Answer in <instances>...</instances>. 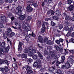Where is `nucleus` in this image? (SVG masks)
<instances>
[{"label":"nucleus","mask_w":74,"mask_h":74,"mask_svg":"<svg viewBox=\"0 0 74 74\" xmlns=\"http://www.w3.org/2000/svg\"><path fill=\"white\" fill-rule=\"evenodd\" d=\"M31 36L34 38H36V35L33 32H32V33L31 34Z\"/></svg>","instance_id":"cd10ccee"},{"label":"nucleus","mask_w":74,"mask_h":74,"mask_svg":"<svg viewBox=\"0 0 74 74\" xmlns=\"http://www.w3.org/2000/svg\"><path fill=\"white\" fill-rule=\"evenodd\" d=\"M43 42H45V43H46L48 41V39L47 37H45L43 39Z\"/></svg>","instance_id":"393cba45"},{"label":"nucleus","mask_w":74,"mask_h":74,"mask_svg":"<svg viewBox=\"0 0 74 74\" xmlns=\"http://www.w3.org/2000/svg\"><path fill=\"white\" fill-rule=\"evenodd\" d=\"M6 32V34L8 36H10V32H9L8 31H6L5 32Z\"/></svg>","instance_id":"6e6d98bb"},{"label":"nucleus","mask_w":74,"mask_h":74,"mask_svg":"<svg viewBox=\"0 0 74 74\" xmlns=\"http://www.w3.org/2000/svg\"><path fill=\"white\" fill-rule=\"evenodd\" d=\"M3 27H4L3 24L0 23V28H3Z\"/></svg>","instance_id":"680f3d73"},{"label":"nucleus","mask_w":74,"mask_h":74,"mask_svg":"<svg viewBox=\"0 0 74 74\" xmlns=\"http://www.w3.org/2000/svg\"><path fill=\"white\" fill-rule=\"evenodd\" d=\"M47 44L48 45H53L54 43L53 42L51 41V40H47Z\"/></svg>","instance_id":"f8f14e48"},{"label":"nucleus","mask_w":74,"mask_h":74,"mask_svg":"<svg viewBox=\"0 0 74 74\" xmlns=\"http://www.w3.org/2000/svg\"><path fill=\"white\" fill-rule=\"evenodd\" d=\"M27 55L26 54H23L22 55L21 57L22 58H24L25 59H26L27 58Z\"/></svg>","instance_id":"5701e85b"},{"label":"nucleus","mask_w":74,"mask_h":74,"mask_svg":"<svg viewBox=\"0 0 74 74\" xmlns=\"http://www.w3.org/2000/svg\"><path fill=\"white\" fill-rule=\"evenodd\" d=\"M25 38L26 40L27 41H28L29 40L30 36H29L27 35L25 36Z\"/></svg>","instance_id":"7c9ffc66"},{"label":"nucleus","mask_w":74,"mask_h":74,"mask_svg":"<svg viewBox=\"0 0 74 74\" xmlns=\"http://www.w3.org/2000/svg\"><path fill=\"white\" fill-rule=\"evenodd\" d=\"M56 12L57 16H60L61 15V12L58 10H57L56 11Z\"/></svg>","instance_id":"dca6fc26"},{"label":"nucleus","mask_w":74,"mask_h":74,"mask_svg":"<svg viewBox=\"0 0 74 74\" xmlns=\"http://www.w3.org/2000/svg\"><path fill=\"white\" fill-rule=\"evenodd\" d=\"M73 8H74V6L70 5L67 9V10H69L70 11H72L73 10Z\"/></svg>","instance_id":"ddd939ff"},{"label":"nucleus","mask_w":74,"mask_h":74,"mask_svg":"<svg viewBox=\"0 0 74 74\" xmlns=\"http://www.w3.org/2000/svg\"><path fill=\"white\" fill-rule=\"evenodd\" d=\"M32 5L34 6V7H35V8H37V7H38V5H37V4L35 3H33Z\"/></svg>","instance_id":"c9c22d12"},{"label":"nucleus","mask_w":74,"mask_h":74,"mask_svg":"<svg viewBox=\"0 0 74 74\" xmlns=\"http://www.w3.org/2000/svg\"><path fill=\"white\" fill-rule=\"evenodd\" d=\"M66 43L67 44V47H68L69 42H73L74 44V39H73V38H71L70 39V40H69V42H68V40H66Z\"/></svg>","instance_id":"9d476101"},{"label":"nucleus","mask_w":74,"mask_h":74,"mask_svg":"<svg viewBox=\"0 0 74 74\" xmlns=\"http://www.w3.org/2000/svg\"><path fill=\"white\" fill-rule=\"evenodd\" d=\"M8 67L7 66H5L4 69V74H7L8 73Z\"/></svg>","instance_id":"9b49d317"},{"label":"nucleus","mask_w":74,"mask_h":74,"mask_svg":"<svg viewBox=\"0 0 74 74\" xmlns=\"http://www.w3.org/2000/svg\"><path fill=\"white\" fill-rule=\"evenodd\" d=\"M12 16V14L10 13H9V14H8V18H11Z\"/></svg>","instance_id":"bf43d9fd"},{"label":"nucleus","mask_w":74,"mask_h":74,"mask_svg":"<svg viewBox=\"0 0 74 74\" xmlns=\"http://www.w3.org/2000/svg\"><path fill=\"white\" fill-rule=\"evenodd\" d=\"M53 46L54 47V48L56 50H57V51H58V52H60L61 53H63V48H61V47H59L56 45H53Z\"/></svg>","instance_id":"f03ea898"},{"label":"nucleus","mask_w":74,"mask_h":74,"mask_svg":"<svg viewBox=\"0 0 74 74\" xmlns=\"http://www.w3.org/2000/svg\"><path fill=\"white\" fill-rule=\"evenodd\" d=\"M32 19V16H29L27 17V18L26 19V20L27 21H29V23L30 21H31Z\"/></svg>","instance_id":"4be33fe9"},{"label":"nucleus","mask_w":74,"mask_h":74,"mask_svg":"<svg viewBox=\"0 0 74 74\" xmlns=\"http://www.w3.org/2000/svg\"><path fill=\"white\" fill-rule=\"evenodd\" d=\"M22 27L23 29L25 30L26 32H29L31 29V27L29 25H28L27 26L25 25H23Z\"/></svg>","instance_id":"39448f33"},{"label":"nucleus","mask_w":74,"mask_h":74,"mask_svg":"<svg viewBox=\"0 0 74 74\" xmlns=\"http://www.w3.org/2000/svg\"><path fill=\"white\" fill-rule=\"evenodd\" d=\"M10 49V47H7L5 48V50L6 52H8V51Z\"/></svg>","instance_id":"de8ad7c7"},{"label":"nucleus","mask_w":74,"mask_h":74,"mask_svg":"<svg viewBox=\"0 0 74 74\" xmlns=\"http://www.w3.org/2000/svg\"><path fill=\"white\" fill-rule=\"evenodd\" d=\"M38 25V26H41V21H38L37 22Z\"/></svg>","instance_id":"774afa93"},{"label":"nucleus","mask_w":74,"mask_h":74,"mask_svg":"<svg viewBox=\"0 0 74 74\" xmlns=\"http://www.w3.org/2000/svg\"><path fill=\"white\" fill-rule=\"evenodd\" d=\"M68 3L69 4H71V3H72V1L71 0H67Z\"/></svg>","instance_id":"5fc2aeb1"},{"label":"nucleus","mask_w":74,"mask_h":74,"mask_svg":"<svg viewBox=\"0 0 74 74\" xmlns=\"http://www.w3.org/2000/svg\"><path fill=\"white\" fill-rule=\"evenodd\" d=\"M7 30L10 33H11V32H12V30H11V28H8L7 29Z\"/></svg>","instance_id":"3c124183"},{"label":"nucleus","mask_w":74,"mask_h":74,"mask_svg":"<svg viewBox=\"0 0 74 74\" xmlns=\"http://www.w3.org/2000/svg\"><path fill=\"white\" fill-rule=\"evenodd\" d=\"M41 61L40 59H37L36 62H35L33 64L34 67H36L38 65V64H41Z\"/></svg>","instance_id":"0eeeda50"},{"label":"nucleus","mask_w":74,"mask_h":74,"mask_svg":"<svg viewBox=\"0 0 74 74\" xmlns=\"http://www.w3.org/2000/svg\"><path fill=\"white\" fill-rule=\"evenodd\" d=\"M62 60H60V62L57 61L56 63V66H59V65L60 64V63H63L64 62V60H65V57L63 56H61Z\"/></svg>","instance_id":"7ed1b4c3"},{"label":"nucleus","mask_w":74,"mask_h":74,"mask_svg":"<svg viewBox=\"0 0 74 74\" xmlns=\"http://www.w3.org/2000/svg\"><path fill=\"white\" fill-rule=\"evenodd\" d=\"M10 18L12 21H13L15 19V17H14V16L11 17Z\"/></svg>","instance_id":"69168bd1"},{"label":"nucleus","mask_w":74,"mask_h":74,"mask_svg":"<svg viewBox=\"0 0 74 74\" xmlns=\"http://www.w3.org/2000/svg\"><path fill=\"white\" fill-rule=\"evenodd\" d=\"M52 10H49L47 13V14H48V15H49V14H51V12H52Z\"/></svg>","instance_id":"e2e57ef3"},{"label":"nucleus","mask_w":74,"mask_h":74,"mask_svg":"<svg viewBox=\"0 0 74 74\" xmlns=\"http://www.w3.org/2000/svg\"><path fill=\"white\" fill-rule=\"evenodd\" d=\"M55 42H56V44H58V45H59L60 44V41H59V40H56L55 41Z\"/></svg>","instance_id":"09e8293b"},{"label":"nucleus","mask_w":74,"mask_h":74,"mask_svg":"<svg viewBox=\"0 0 74 74\" xmlns=\"http://www.w3.org/2000/svg\"><path fill=\"white\" fill-rule=\"evenodd\" d=\"M73 29L72 27H70V28H69L68 30V32L69 33H71L73 32Z\"/></svg>","instance_id":"412c9836"},{"label":"nucleus","mask_w":74,"mask_h":74,"mask_svg":"<svg viewBox=\"0 0 74 74\" xmlns=\"http://www.w3.org/2000/svg\"><path fill=\"white\" fill-rule=\"evenodd\" d=\"M5 63L6 64H7V66H8V65H9V63H10V62L9 61H8L7 60H4V64Z\"/></svg>","instance_id":"aec40b11"},{"label":"nucleus","mask_w":74,"mask_h":74,"mask_svg":"<svg viewBox=\"0 0 74 74\" xmlns=\"http://www.w3.org/2000/svg\"><path fill=\"white\" fill-rule=\"evenodd\" d=\"M74 61L73 59L69 60V58H68V61L67 62L65 63V67L66 69H69L70 67H71L70 66V63L73 64L74 63Z\"/></svg>","instance_id":"f257e3e1"},{"label":"nucleus","mask_w":74,"mask_h":74,"mask_svg":"<svg viewBox=\"0 0 74 74\" xmlns=\"http://www.w3.org/2000/svg\"><path fill=\"white\" fill-rule=\"evenodd\" d=\"M28 55L29 56H33V54L32 53V52L30 51V52L28 53Z\"/></svg>","instance_id":"8fccbe9b"},{"label":"nucleus","mask_w":74,"mask_h":74,"mask_svg":"<svg viewBox=\"0 0 74 74\" xmlns=\"http://www.w3.org/2000/svg\"><path fill=\"white\" fill-rule=\"evenodd\" d=\"M2 52H3V49L0 48V56H2V55H3V53Z\"/></svg>","instance_id":"c85d7f7f"},{"label":"nucleus","mask_w":74,"mask_h":74,"mask_svg":"<svg viewBox=\"0 0 74 74\" xmlns=\"http://www.w3.org/2000/svg\"><path fill=\"white\" fill-rule=\"evenodd\" d=\"M32 69L29 70V71H27V73L28 74H32L33 73V71H32Z\"/></svg>","instance_id":"a18cd8bd"},{"label":"nucleus","mask_w":74,"mask_h":74,"mask_svg":"<svg viewBox=\"0 0 74 74\" xmlns=\"http://www.w3.org/2000/svg\"><path fill=\"white\" fill-rule=\"evenodd\" d=\"M27 62H28L29 63H31L32 62H33V59H31V58L28 59L27 60Z\"/></svg>","instance_id":"b1692460"},{"label":"nucleus","mask_w":74,"mask_h":74,"mask_svg":"<svg viewBox=\"0 0 74 74\" xmlns=\"http://www.w3.org/2000/svg\"><path fill=\"white\" fill-rule=\"evenodd\" d=\"M37 53H38V56L39 57L40 59L42 60L43 59V56H42V55L40 53V52H38Z\"/></svg>","instance_id":"4468645a"},{"label":"nucleus","mask_w":74,"mask_h":74,"mask_svg":"<svg viewBox=\"0 0 74 74\" xmlns=\"http://www.w3.org/2000/svg\"><path fill=\"white\" fill-rule=\"evenodd\" d=\"M69 28V27L68 26H66L64 28V29L65 30H66V31H67Z\"/></svg>","instance_id":"603ef678"},{"label":"nucleus","mask_w":74,"mask_h":74,"mask_svg":"<svg viewBox=\"0 0 74 74\" xmlns=\"http://www.w3.org/2000/svg\"><path fill=\"white\" fill-rule=\"evenodd\" d=\"M1 20L2 21L4 22L6 21V17L4 16H1Z\"/></svg>","instance_id":"a211bd4d"},{"label":"nucleus","mask_w":74,"mask_h":74,"mask_svg":"<svg viewBox=\"0 0 74 74\" xmlns=\"http://www.w3.org/2000/svg\"><path fill=\"white\" fill-rule=\"evenodd\" d=\"M0 71H2V74H4V69L3 68H0Z\"/></svg>","instance_id":"c03bdc74"},{"label":"nucleus","mask_w":74,"mask_h":74,"mask_svg":"<svg viewBox=\"0 0 74 74\" xmlns=\"http://www.w3.org/2000/svg\"><path fill=\"white\" fill-rule=\"evenodd\" d=\"M51 25L52 26H55L56 25V23L53 22V21H51Z\"/></svg>","instance_id":"a19ab883"},{"label":"nucleus","mask_w":74,"mask_h":74,"mask_svg":"<svg viewBox=\"0 0 74 74\" xmlns=\"http://www.w3.org/2000/svg\"><path fill=\"white\" fill-rule=\"evenodd\" d=\"M37 67L38 68H41V65H40V64H38V65H37Z\"/></svg>","instance_id":"0e129e2a"},{"label":"nucleus","mask_w":74,"mask_h":74,"mask_svg":"<svg viewBox=\"0 0 74 74\" xmlns=\"http://www.w3.org/2000/svg\"><path fill=\"white\" fill-rule=\"evenodd\" d=\"M51 15H55V12L53 11V10H52Z\"/></svg>","instance_id":"13d9d810"},{"label":"nucleus","mask_w":74,"mask_h":74,"mask_svg":"<svg viewBox=\"0 0 74 74\" xmlns=\"http://www.w3.org/2000/svg\"><path fill=\"white\" fill-rule=\"evenodd\" d=\"M21 9H22L21 6H18L16 8L17 10H18V11H21Z\"/></svg>","instance_id":"ea45409f"},{"label":"nucleus","mask_w":74,"mask_h":74,"mask_svg":"<svg viewBox=\"0 0 74 74\" xmlns=\"http://www.w3.org/2000/svg\"><path fill=\"white\" fill-rule=\"evenodd\" d=\"M4 64V60H0V64Z\"/></svg>","instance_id":"bb28decb"},{"label":"nucleus","mask_w":74,"mask_h":74,"mask_svg":"<svg viewBox=\"0 0 74 74\" xmlns=\"http://www.w3.org/2000/svg\"><path fill=\"white\" fill-rule=\"evenodd\" d=\"M50 55L54 59H57L58 56L55 54V53L53 52L52 51H50Z\"/></svg>","instance_id":"423d86ee"},{"label":"nucleus","mask_w":74,"mask_h":74,"mask_svg":"<svg viewBox=\"0 0 74 74\" xmlns=\"http://www.w3.org/2000/svg\"><path fill=\"white\" fill-rule=\"evenodd\" d=\"M70 73H71L72 74H74V71L73 70H70Z\"/></svg>","instance_id":"338daca9"},{"label":"nucleus","mask_w":74,"mask_h":74,"mask_svg":"<svg viewBox=\"0 0 74 74\" xmlns=\"http://www.w3.org/2000/svg\"><path fill=\"white\" fill-rule=\"evenodd\" d=\"M1 46L3 48H5V42H2L1 43Z\"/></svg>","instance_id":"72a5a7b5"},{"label":"nucleus","mask_w":74,"mask_h":74,"mask_svg":"<svg viewBox=\"0 0 74 74\" xmlns=\"http://www.w3.org/2000/svg\"><path fill=\"white\" fill-rule=\"evenodd\" d=\"M45 28H41V32L42 33H44L45 32Z\"/></svg>","instance_id":"37998d69"},{"label":"nucleus","mask_w":74,"mask_h":74,"mask_svg":"<svg viewBox=\"0 0 74 74\" xmlns=\"http://www.w3.org/2000/svg\"><path fill=\"white\" fill-rule=\"evenodd\" d=\"M30 51H31V49H28L25 50V53H29V52H30Z\"/></svg>","instance_id":"2f4dec72"},{"label":"nucleus","mask_w":74,"mask_h":74,"mask_svg":"<svg viewBox=\"0 0 74 74\" xmlns=\"http://www.w3.org/2000/svg\"><path fill=\"white\" fill-rule=\"evenodd\" d=\"M3 38H4V39H6V38H7V35H5V33L3 34Z\"/></svg>","instance_id":"49530a36"},{"label":"nucleus","mask_w":74,"mask_h":74,"mask_svg":"<svg viewBox=\"0 0 74 74\" xmlns=\"http://www.w3.org/2000/svg\"><path fill=\"white\" fill-rule=\"evenodd\" d=\"M58 27L60 30H61V29H63V26L62 24H60L58 25Z\"/></svg>","instance_id":"4c0bfd02"},{"label":"nucleus","mask_w":74,"mask_h":74,"mask_svg":"<svg viewBox=\"0 0 74 74\" xmlns=\"http://www.w3.org/2000/svg\"><path fill=\"white\" fill-rule=\"evenodd\" d=\"M14 12H15V13L16 14H17L19 16H21L22 15V11H19L18 12H17L16 10L14 11Z\"/></svg>","instance_id":"2eb2a0df"},{"label":"nucleus","mask_w":74,"mask_h":74,"mask_svg":"<svg viewBox=\"0 0 74 74\" xmlns=\"http://www.w3.org/2000/svg\"><path fill=\"white\" fill-rule=\"evenodd\" d=\"M44 53L45 55H48V52L47 51L45 50L44 51Z\"/></svg>","instance_id":"4d7b16f0"},{"label":"nucleus","mask_w":74,"mask_h":74,"mask_svg":"<svg viewBox=\"0 0 74 74\" xmlns=\"http://www.w3.org/2000/svg\"><path fill=\"white\" fill-rule=\"evenodd\" d=\"M57 73H58V74H63L62 73V71L60 69L57 70Z\"/></svg>","instance_id":"79ce46f5"},{"label":"nucleus","mask_w":74,"mask_h":74,"mask_svg":"<svg viewBox=\"0 0 74 74\" xmlns=\"http://www.w3.org/2000/svg\"><path fill=\"white\" fill-rule=\"evenodd\" d=\"M38 40L40 42L43 43V40H44V39H43V38H42L41 36L40 35L38 36Z\"/></svg>","instance_id":"1a4fd4ad"},{"label":"nucleus","mask_w":74,"mask_h":74,"mask_svg":"<svg viewBox=\"0 0 74 74\" xmlns=\"http://www.w3.org/2000/svg\"><path fill=\"white\" fill-rule=\"evenodd\" d=\"M59 41H60V42H63V41H64V40L62 38H60L59 39Z\"/></svg>","instance_id":"052dcab7"},{"label":"nucleus","mask_w":74,"mask_h":74,"mask_svg":"<svg viewBox=\"0 0 74 74\" xmlns=\"http://www.w3.org/2000/svg\"><path fill=\"white\" fill-rule=\"evenodd\" d=\"M30 51L31 52V53L33 54V53H36V50L34 49H32V50L31 49Z\"/></svg>","instance_id":"f704fd0d"},{"label":"nucleus","mask_w":74,"mask_h":74,"mask_svg":"<svg viewBox=\"0 0 74 74\" xmlns=\"http://www.w3.org/2000/svg\"><path fill=\"white\" fill-rule=\"evenodd\" d=\"M25 16H26V14H24L19 17V19H20L21 21H23L25 18Z\"/></svg>","instance_id":"f3484780"},{"label":"nucleus","mask_w":74,"mask_h":74,"mask_svg":"<svg viewBox=\"0 0 74 74\" xmlns=\"http://www.w3.org/2000/svg\"><path fill=\"white\" fill-rule=\"evenodd\" d=\"M15 35V33L14 32H11L10 34V37H13V36H14Z\"/></svg>","instance_id":"58836bf2"},{"label":"nucleus","mask_w":74,"mask_h":74,"mask_svg":"<svg viewBox=\"0 0 74 74\" xmlns=\"http://www.w3.org/2000/svg\"><path fill=\"white\" fill-rule=\"evenodd\" d=\"M25 69L26 70H27V71H28L29 70L32 69V68L28 66H26Z\"/></svg>","instance_id":"a878e982"},{"label":"nucleus","mask_w":74,"mask_h":74,"mask_svg":"<svg viewBox=\"0 0 74 74\" xmlns=\"http://www.w3.org/2000/svg\"><path fill=\"white\" fill-rule=\"evenodd\" d=\"M53 19H55V20H58L59 19V18L57 16H53Z\"/></svg>","instance_id":"e433bc0d"},{"label":"nucleus","mask_w":74,"mask_h":74,"mask_svg":"<svg viewBox=\"0 0 74 74\" xmlns=\"http://www.w3.org/2000/svg\"><path fill=\"white\" fill-rule=\"evenodd\" d=\"M71 19V17L70 16H67L65 17V20H70Z\"/></svg>","instance_id":"473e14b6"},{"label":"nucleus","mask_w":74,"mask_h":74,"mask_svg":"<svg viewBox=\"0 0 74 74\" xmlns=\"http://www.w3.org/2000/svg\"><path fill=\"white\" fill-rule=\"evenodd\" d=\"M32 5L30 4L28 5L27 7V11L28 12H32L33 10V8L32 7Z\"/></svg>","instance_id":"20e7f679"},{"label":"nucleus","mask_w":74,"mask_h":74,"mask_svg":"<svg viewBox=\"0 0 74 74\" xmlns=\"http://www.w3.org/2000/svg\"><path fill=\"white\" fill-rule=\"evenodd\" d=\"M13 65L14 66H13V67L14 68V69L15 70H17V69L18 67V66H17L16 63L13 64L12 65V66H13Z\"/></svg>","instance_id":"6ab92c4d"},{"label":"nucleus","mask_w":74,"mask_h":74,"mask_svg":"<svg viewBox=\"0 0 74 74\" xmlns=\"http://www.w3.org/2000/svg\"><path fill=\"white\" fill-rule=\"evenodd\" d=\"M32 58L34 59H37V55H33L32 56Z\"/></svg>","instance_id":"c756f323"},{"label":"nucleus","mask_w":74,"mask_h":74,"mask_svg":"<svg viewBox=\"0 0 74 74\" xmlns=\"http://www.w3.org/2000/svg\"><path fill=\"white\" fill-rule=\"evenodd\" d=\"M68 59H69V60H71V59H73L74 57H73V56L72 55H71L70 57Z\"/></svg>","instance_id":"864d4df0"},{"label":"nucleus","mask_w":74,"mask_h":74,"mask_svg":"<svg viewBox=\"0 0 74 74\" xmlns=\"http://www.w3.org/2000/svg\"><path fill=\"white\" fill-rule=\"evenodd\" d=\"M23 44L21 42H19V45L18 46V51H22V46Z\"/></svg>","instance_id":"6e6552de"}]
</instances>
